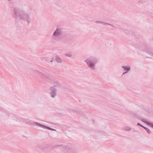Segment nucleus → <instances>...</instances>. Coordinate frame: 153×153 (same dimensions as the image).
<instances>
[{
  "mask_svg": "<svg viewBox=\"0 0 153 153\" xmlns=\"http://www.w3.org/2000/svg\"><path fill=\"white\" fill-rule=\"evenodd\" d=\"M146 1V0H138V2L140 4H143Z\"/></svg>",
  "mask_w": 153,
  "mask_h": 153,
  "instance_id": "14",
  "label": "nucleus"
},
{
  "mask_svg": "<svg viewBox=\"0 0 153 153\" xmlns=\"http://www.w3.org/2000/svg\"><path fill=\"white\" fill-rule=\"evenodd\" d=\"M47 122L48 123H50L51 124H52V125H56V124L55 123H52L51 122Z\"/></svg>",
  "mask_w": 153,
  "mask_h": 153,
  "instance_id": "20",
  "label": "nucleus"
},
{
  "mask_svg": "<svg viewBox=\"0 0 153 153\" xmlns=\"http://www.w3.org/2000/svg\"><path fill=\"white\" fill-rule=\"evenodd\" d=\"M56 61L58 63H61L62 62V60L61 59V58L58 55H56V56L55 58Z\"/></svg>",
  "mask_w": 153,
  "mask_h": 153,
  "instance_id": "12",
  "label": "nucleus"
},
{
  "mask_svg": "<svg viewBox=\"0 0 153 153\" xmlns=\"http://www.w3.org/2000/svg\"><path fill=\"white\" fill-rule=\"evenodd\" d=\"M72 112H76V111H74V110H72Z\"/></svg>",
  "mask_w": 153,
  "mask_h": 153,
  "instance_id": "25",
  "label": "nucleus"
},
{
  "mask_svg": "<svg viewBox=\"0 0 153 153\" xmlns=\"http://www.w3.org/2000/svg\"><path fill=\"white\" fill-rule=\"evenodd\" d=\"M17 116L16 115L13 116V120H16V119H17Z\"/></svg>",
  "mask_w": 153,
  "mask_h": 153,
  "instance_id": "19",
  "label": "nucleus"
},
{
  "mask_svg": "<svg viewBox=\"0 0 153 153\" xmlns=\"http://www.w3.org/2000/svg\"><path fill=\"white\" fill-rule=\"evenodd\" d=\"M128 72L127 71H125V72H124L123 73V74L122 75V76L123 75V74H124L127 73Z\"/></svg>",
  "mask_w": 153,
  "mask_h": 153,
  "instance_id": "21",
  "label": "nucleus"
},
{
  "mask_svg": "<svg viewBox=\"0 0 153 153\" xmlns=\"http://www.w3.org/2000/svg\"><path fill=\"white\" fill-rule=\"evenodd\" d=\"M141 120L143 123L147 124V125L150 126L151 127L153 128V123L149 122L148 121L146 120L143 119H141Z\"/></svg>",
  "mask_w": 153,
  "mask_h": 153,
  "instance_id": "9",
  "label": "nucleus"
},
{
  "mask_svg": "<svg viewBox=\"0 0 153 153\" xmlns=\"http://www.w3.org/2000/svg\"><path fill=\"white\" fill-rule=\"evenodd\" d=\"M141 50L153 56V49L150 47L148 46H145L144 49L142 48Z\"/></svg>",
  "mask_w": 153,
  "mask_h": 153,
  "instance_id": "6",
  "label": "nucleus"
},
{
  "mask_svg": "<svg viewBox=\"0 0 153 153\" xmlns=\"http://www.w3.org/2000/svg\"><path fill=\"white\" fill-rule=\"evenodd\" d=\"M150 16L152 17L153 18V14H151Z\"/></svg>",
  "mask_w": 153,
  "mask_h": 153,
  "instance_id": "23",
  "label": "nucleus"
},
{
  "mask_svg": "<svg viewBox=\"0 0 153 153\" xmlns=\"http://www.w3.org/2000/svg\"><path fill=\"white\" fill-rule=\"evenodd\" d=\"M152 40H153V39H152Z\"/></svg>",
  "mask_w": 153,
  "mask_h": 153,
  "instance_id": "29",
  "label": "nucleus"
},
{
  "mask_svg": "<svg viewBox=\"0 0 153 153\" xmlns=\"http://www.w3.org/2000/svg\"><path fill=\"white\" fill-rule=\"evenodd\" d=\"M137 125L138 126H140L142 128H143V127H144V126L141 125L140 123H138L137 124Z\"/></svg>",
  "mask_w": 153,
  "mask_h": 153,
  "instance_id": "18",
  "label": "nucleus"
},
{
  "mask_svg": "<svg viewBox=\"0 0 153 153\" xmlns=\"http://www.w3.org/2000/svg\"><path fill=\"white\" fill-rule=\"evenodd\" d=\"M36 71L37 72L39 73L41 77L45 78L50 80V81L53 85V87L56 88L61 86V84L60 83L57 79H55L53 76H50L48 74H46L38 71Z\"/></svg>",
  "mask_w": 153,
  "mask_h": 153,
  "instance_id": "3",
  "label": "nucleus"
},
{
  "mask_svg": "<svg viewBox=\"0 0 153 153\" xmlns=\"http://www.w3.org/2000/svg\"><path fill=\"white\" fill-rule=\"evenodd\" d=\"M111 26H113V25H111ZM113 27H114V26H113Z\"/></svg>",
  "mask_w": 153,
  "mask_h": 153,
  "instance_id": "28",
  "label": "nucleus"
},
{
  "mask_svg": "<svg viewBox=\"0 0 153 153\" xmlns=\"http://www.w3.org/2000/svg\"><path fill=\"white\" fill-rule=\"evenodd\" d=\"M134 131H135V132H137V131H135V130H134Z\"/></svg>",
  "mask_w": 153,
  "mask_h": 153,
  "instance_id": "26",
  "label": "nucleus"
},
{
  "mask_svg": "<svg viewBox=\"0 0 153 153\" xmlns=\"http://www.w3.org/2000/svg\"><path fill=\"white\" fill-rule=\"evenodd\" d=\"M88 67L92 70L95 69V65L98 62V60L96 57L90 56L85 61Z\"/></svg>",
  "mask_w": 153,
  "mask_h": 153,
  "instance_id": "4",
  "label": "nucleus"
},
{
  "mask_svg": "<svg viewBox=\"0 0 153 153\" xmlns=\"http://www.w3.org/2000/svg\"><path fill=\"white\" fill-rule=\"evenodd\" d=\"M50 145H46L42 149L43 152L47 153L50 152Z\"/></svg>",
  "mask_w": 153,
  "mask_h": 153,
  "instance_id": "8",
  "label": "nucleus"
},
{
  "mask_svg": "<svg viewBox=\"0 0 153 153\" xmlns=\"http://www.w3.org/2000/svg\"><path fill=\"white\" fill-rule=\"evenodd\" d=\"M52 131H56V130L55 129L52 128Z\"/></svg>",
  "mask_w": 153,
  "mask_h": 153,
  "instance_id": "22",
  "label": "nucleus"
},
{
  "mask_svg": "<svg viewBox=\"0 0 153 153\" xmlns=\"http://www.w3.org/2000/svg\"><path fill=\"white\" fill-rule=\"evenodd\" d=\"M95 22L97 24H103L104 25H105L106 24V25H111L110 24L105 23L104 22H103L102 21H96Z\"/></svg>",
  "mask_w": 153,
  "mask_h": 153,
  "instance_id": "11",
  "label": "nucleus"
},
{
  "mask_svg": "<svg viewBox=\"0 0 153 153\" xmlns=\"http://www.w3.org/2000/svg\"><path fill=\"white\" fill-rule=\"evenodd\" d=\"M8 1H10V0H8Z\"/></svg>",
  "mask_w": 153,
  "mask_h": 153,
  "instance_id": "27",
  "label": "nucleus"
},
{
  "mask_svg": "<svg viewBox=\"0 0 153 153\" xmlns=\"http://www.w3.org/2000/svg\"><path fill=\"white\" fill-rule=\"evenodd\" d=\"M122 68H124V70L128 72L131 70V67L129 66H123Z\"/></svg>",
  "mask_w": 153,
  "mask_h": 153,
  "instance_id": "10",
  "label": "nucleus"
},
{
  "mask_svg": "<svg viewBox=\"0 0 153 153\" xmlns=\"http://www.w3.org/2000/svg\"><path fill=\"white\" fill-rule=\"evenodd\" d=\"M65 29L59 25L57 26L56 30L53 32L51 36L53 41H58L60 38V37L65 32Z\"/></svg>",
  "mask_w": 153,
  "mask_h": 153,
  "instance_id": "2",
  "label": "nucleus"
},
{
  "mask_svg": "<svg viewBox=\"0 0 153 153\" xmlns=\"http://www.w3.org/2000/svg\"><path fill=\"white\" fill-rule=\"evenodd\" d=\"M143 128L144 129L146 130L148 134H150L151 133V131L150 130L147 128H146L144 126V127H143Z\"/></svg>",
  "mask_w": 153,
  "mask_h": 153,
  "instance_id": "15",
  "label": "nucleus"
},
{
  "mask_svg": "<svg viewBox=\"0 0 153 153\" xmlns=\"http://www.w3.org/2000/svg\"><path fill=\"white\" fill-rule=\"evenodd\" d=\"M27 123L29 124L30 125H32V126H34L35 124L37 126L43 128H44L46 129L50 130L52 131V128H51L49 127H47V126H46L45 125H43L41 124H40L39 123L36 122H29V123Z\"/></svg>",
  "mask_w": 153,
  "mask_h": 153,
  "instance_id": "5",
  "label": "nucleus"
},
{
  "mask_svg": "<svg viewBox=\"0 0 153 153\" xmlns=\"http://www.w3.org/2000/svg\"><path fill=\"white\" fill-rule=\"evenodd\" d=\"M123 129L124 130L127 131H131V128L127 126H125L123 128Z\"/></svg>",
  "mask_w": 153,
  "mask_h": 153,
  "instance_id": "13",
  "label": "nucleus"
},
{
  "mask_svg": "<svg viewBox=\"0 0 153 153\" xmlns=\"http://www.w3.org/2000/svg\"><path fill=\"white\" fill-rule=\"evenodd\" d=\"M50 90H51L50 94L51 97L52 98L54 97L56 94V89L55 88V87H51L50 88Z\"/></svg>",
  "mask_w": 153,
  "mask_h": 153,
  "instance_id": "7",
  "label": "nucleus"
},
{
  "mask_svg": "<svg viewBox=\"0 0 153 153\" xmlns=\"http://www.w3.org/2000/svg\"><path fill=\"white\" fill-rule=\"evenodd\" d=\"M53 58H52V59L50 61V62H53Z\"/></svg>",
  "mask_w": 153,
  "mask_h": 153,
  "instance_id": "24",
  "label": "nucleus"
},
{
  "mask_svg": "<svg viewBox=\"0 0 153 153\" xmlns=\"http://www.w3.org/2000/svg\"><path fill=\"white\" fill-rule=\"evenodd\" d=\"M63 145H57L54 146L53 147H52V148L53 149H56L57 147H63Z\"/></svg>",
  "mask_w": 153,
  "mask_h": 153,
  "instance_id": "16",
  "label": "nucleus"
},
{
  "mask_svg": "<svg viewBox=\"0 0 153 153\" xmlns=\"http://www.w3.org/2000/svg\"><path fill=\"white\" fill-rule=\"evenodd\" d=\"M13 17L20 20H25L30 23V15L26 12L21 10L18 7H14L13 10Z\"/></svg>",
  "mask_w": 153,
  "mask_h": 153,
  "instance_id": "1",
  "label": "nucleus"
},
{
  "mask_svg": "<svg viewBox=\"0 0 153 153\" xmlns=\"http://www.w3.org/2000/svg\"><path fill=\"white\" fill-rule=\"evenodd\" d=\"M65 55L69 57H71L72 56V55L71 54L69 53H66L65 54Z\"/></svg>",
  "mask_w": 153,
  "mask_h": 153,
  "instance_id": "17",
  "label": "nucleus"
}]
</instances>
